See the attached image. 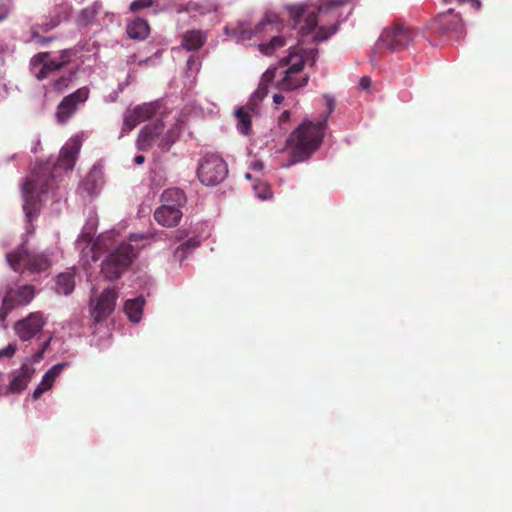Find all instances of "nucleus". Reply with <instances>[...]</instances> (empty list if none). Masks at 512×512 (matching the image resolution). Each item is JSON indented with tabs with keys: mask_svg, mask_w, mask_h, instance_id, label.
I'll return each instance as SVG.
<instances>
[{
	"mask_svg": "<svg viewBox=\"0 0 512 512\" xmlns=\"http://www.w3.org/2000/svg\"><path fill=\"white\" fill-rule=\"evenodd\" d=\"M354 5L351 0H318L315 4L298 3L286 5L293 25L299 28L301 39L297 47H290L289 52L303 58V68L306 64L314 67L319 50L303 48L301 43L309 41L318 44L334 35L341 23L345 22L352 13Z\"/></svg>",
	"mask_w": 512,
	"mask_h": 512,
	"instance_id": "obj_1",
	"label": "nucleus"
},
{
	"mask_svg": "<svg viewBox=\"0 0 512 512\" xmlns=\"http://www.w3.org/2000/svg\"><path fill=\"white\" fill-rule=\"evenodd\" d=\"M326 128L327 118L317 122L305 119L286 139L285 147L289 157L281 166L290 168L309 160L322 145Z\"/></svg>",
	"mask_w": 512,
	"mask_h": 512,
	"instance_id": "obj_2",
	"label": "nucleus"
},
{
	"mask_svg": "<svg viewBox=\"0 0 512 512\" xmlns=\"http://www.w3.org/2000/svg\"><path fill=\"white\" fill-rule=\"evenodd\" d=\"M55 188V179L53 175L50 178L36 176L35 178L27 180L21 186L27 234L34 233L32 222L38 217L43 202L46 201L49 196L52 198L55 197Z\"/></svg>",
	"mask_w": 512,
	"mask_h": 512,
	"instance_id": "obj_3",
	"label": "nucleus"
},
{
	"mask_svg": "<svg viewBox=\"0 0 512 512\" xmlns=\"http://www.w3.org/2000/svg\"><path fill=\"white\" fill-rule=\"evenodd\" d=\"M281 22L275 13H266L262 20L252 28L246 20L238 21L234 25H226L224 33L236 43H244L252 40H262L268 35L278 32Z\"/></svg>",
	"mask_w": 512,
	"mask_h": 512,
	"instance_id": "obj_4",
	"label": "nucleus"
},
{
	"mask_svg": "<svg viewBox=\"0 0 512 512\" xmlns=\"http://www.w3.org/2000/svg\"><path fill=\"white\" fill-rule=\"evenodd\" d=\"M54 253L50 249L37 251L23 242L16 250L8 252L6 259L14 271L38 273L47 270L53 263Z\"/></svg>",
	"mask_w": 512,
	"mask_h": 512,
	"instance_id": "obj_5",
	"label": "nucleus"
},
{
	"mask_svg": "<svg viewBox=\"0 0 512 512\" xmlns=\"http://www.w3.org/2000/svg\"><path fill=\"white\" fill-rule=\"evenodd\" d=\"M182 131L181 122L177 121L165 130L161 121L150 123L144 126L137 137L136 147L140 151H147L154 145L163 150H169L176 142Z\"/></svg>",
	"mask_w": 512,
	"mask_h": 512,
	"instance_id": "obj_6",
	"label": "nucleus"
},
{
	"mask_svg": "<svg viewBox=\"0 0 512 512\" xmlns=\"http://www.w3.org/2000/svg\"><path fill=\"white\" fill-rule=\"evenodd\" d=\"M276 69L275 77L280 75L277 81V88L281 91L293 92L305 87L310 76L303 69V58L290 51L287 56L283 57L279 62V67H270Z\"/></svg>",
	"mask_w": 512,
	"mask_h": 512,
	"instance_id": "obj_7",
	"label": "nucleus"
},
{
	"mask_svg": "<svg viewBox=\"0 0 512 512\" xmlns=\"http://www.w3.org/2000/svg\"><path fill=\"white\" fill-rule=\"evenodd\" d=\"M418 32L404 24H394L386 27L374 45L371 56V63L376 65L379 57L382 56V48L390 52H399L413 44Z\"/></svg>",
	"mask_w": 512,
	"mask_h": 512,
	"instance_id": "obj_8",
	"label": "nucleus"
},
{
	"mask_svg": "<svg viewBox=\"0 0 512 512\" xmlns=\"http://www.w3.org/2000/svg\"><path fill=\"white\" fill-rule=\"evenodd\" d=\"M276 69L268 68L261 76L257 89L252 93L245 107L235 110L237 130L242 135H248L251 130V119L247 111L260 115L261 102L268 95V85L274 80Z\"/></svg>",
	"mask_w": 512,
	"mask_h": 512,
	"instance_id": "obj_9",
	"label": "nucleus"
},
{
	"mask_svg": "<svg viewBox=\"0 0 512 512\" xmlns=\"http://www.w3.org/2000/svg\"><path fill=\"white\" fill-rule=\"evenodd\" d=\"M136 257V248L131 244L119 243L101 264V274L108 281H116Z\"/></svg>",
	"mask_w": 512,
	"mask_h": 512,
	"instance_id": "obj_10",
	"label": "nucleus"
},
{
	"mask_svg": "<svg viewBox=\"0 0 512 512\" xmlns=\"http://www.w3.org/2000/svg\"><path fill=\"white\" fill-rule=\"evenodd\" d=\"M228 175V165L216 153L205 154L198 163L197 176L205 186H216L223 182Z\"/></svg>",
	"mask_w": 512,
	"mask_h": 512,
	"instance_id": "obj_11",
	"label": "nucleus"
},
{
	"mask_svg": "<svg viewBox=\"0 0 512 512\" xmlns=\"http://www.w3.org/2000/svg\"><path fill=\"white\" fill-rule=\"evenodd\" d=\"M34 296L35 291L32 285L8 286L0 308V329L4 330L7 327L6 318L12 310L29 304Z\"/></svg>",
	"mask_w": 512,
	"mask_h": 512,
	"instance_id": "obj_12",
	"label": "nucleus"
},
{
	"mask_svg": "<svg viewBox=\"0 0 512 512\" xmlns=\"http://www.w3.org/2000/svg\"><path fill=\"white\" fill-rule=\"evenodd\" d=\"M71 50H61L56 57H50L49 52H40L30 60V71L38 79H46L50 74L59 71L70 61Z\"/></svg>",
	"mask_w": 512,
	"mask_h": 512,
	"instance_id": "obj_13",
	"label": "nucleus"
},
{
	"mask_svg": "<svg viewBox=\"0 0 512 512\" xmlns=\"http://www.w3.org/2000/svg\"><path fill=\"white\" fill-rule=\"evenodd\" d=\"M116 236H118V233L113 229L100 234L95 241H93V236L90 233L82 231L75 241V247L84 255L88 254L87 250L92 252V257L95 261V253L97 251L110 249L117 243Z\"/></svg>",
	"mask_w": 512,
	"mask_h": 512,
	"instance_id": "obj_14",
	"label": "nucleus"
},
{
	"mask_svg": "<svg viewBox=\"0 0 512 512\" xmlns=\"http://www.w3.org/2000/svg\"><path fill=\"white\" fill-rule=\"evenodd\" d=\"M89 94V88L87 86H83L65 96L57 106V122L60 124L67 123L70 118L77 112L79 106L88 100Z\"/></svg>",
	"mask_w": 512,
	"mask_h": 512,
	"instance_id": "obj_15",
	"label": "nucleus"
},
{
	"mask_svg": "<svg viewBox=\"0 0 512 512\" xmlns=\"http://www.w3.org/2000/svg\"><path fill=\"white\" fill-rule=\"evenodd\" d=\"M434 23L437 26V33L442 36H455L458 40L464 34L463 20L453 9L439 14Z\"/></svg>",
	"mask_w": 512,
	"mask_h": 512,
	"instance_id": "obj_16",
	"label": "nucleus"
},
{
	"mask_svg": "<svg viewBox=\"0 0 512 512\" xmlns=\"http://www.w3.org/2000/svg\"><path fill=\"white\" fill-rule=\"evenodd\" d=\"M118 295L113 287H107L90 303L91 315L95 322L104 321L113 311Z\"/></svg>",
	"mask_w": 512,
	"mask_h": 512,
	"instance_id": "obj_17",
	"label": "nucleus"
},
{
	"mask_svg": "<svg viewBox=\"0 0 512 512\" xmlns=\"http://www.w3.org/2000/svg\"><path fill=\"white\" fill-rule=\"evenodd\" d=\"M46 321L40 312L30 313L26 318L17 321L14 330L22 341H29L39 333Z\"/></svg>",
	"mask_w": 512,
	"mask_h": 512,
	"instance_id": "obj_18",
	"label": "nucleus"
},
{
	"mask_svg": "<svg viewBox=\"0 0 512 512\" xmlns=\"http://www.w3.org/2000/svg\"><path fill=\"white\" fill-rule=\"evenodd\" d=\"M81 146L82 139L80 136L70 138L60 150L56 169L71 171L74 168Z\"/></svg>",
	"mask_w": 512,
	"mask_h": 512,
	"instance_id": "obj_19",
	"label": "nucleus"
},
{
	"mask_svg": "<svg viewBox=\"0 0 512 512\" xmlns=\"http://www.w3.org/2000/svg\"><path fill=\"white\" fill-rule=\"evenodd\" d=\"M35 373V368L28 365H22L19 369L11 373V380L8 385V392L20 393L26 389Z\"/></svg>",
	"mask_w": 512,
	"mask_h": 512,
	"instance_id": "obj_20",
	"label": "nucleus"
},
{
	"mask_svg": "<svg viewBox=\"0 0 512 512\" xmlns=\"http://www.w3.org/2000/svg\"><path fill=\"white\" fill-rule=\"evenodd\" d=\"M102 8L101 1H95L92 5L83 8L79 11L75 18V23L79 28H87L89 26H97L100 27V23L98 22L97 15L99 14Z\"/></svg>",
	"mask_w": 512,
	"mask_h": 512,
	"instance_id": "obj_21",
	"label": "nucleus"
},
{
	"mask_svg": "<svg viewBox=\"0 0 512 512\" xmlns=\"http://www.w3.org/2000/svg\"><path fill=\"white\" fill-rule=\"evenodd\" d=\"M145 305L146 298L142 294L124 301L123 310L131 323L139 324L141 322Z\"/></svg>",
	"mask_w": 512,
	"mask_h": 512,
	"instance_id": "obj_22",
	"label": "nucleus"
},
{
	"mask_svg": "<svg viewBox=\"0 0 512 512\" xmlns=\"http://www.w3.org/2000/svg\"><path fill=\"white\" fill-rule=\"evenodd\" d=\"M103 183L102 169L98 166H93L86 178L81 182L79 189L88 196H93L99 193Z\"/></svg>",
	"mask_w": 512,
	"mask_h": 512,
	"instance_id": "obj_23",
	"label": "nucleus"
},
{
	"mask_svg": "<svg viewBox=\"0 0 512 512\" xmlns=\"http://www.w3.org/2000/svg\"><path fill=\"white\" fill-rule=\"evenodd\" d=\"M183 216V212L179 208L168 206H160L154 212L155 220L162 226H176Z\"/></svg>",
	"mask_w": 512,
	"mask_h": 512,
	"instance_id": "obj_24",
	"label": "nucleus"
},
{
	"mask_svg": "<svg viewBox=\"0 0 512 512\" xmlns=\"http://www.w3.org/2000/svg\"><path fill=\"white\" fill-rule=\"evenodd\" d=\"M186 200V195L183 190L180 188H169L161 195V206L179 208L182 210Z\"/></svg>",
	"mask_w": 512,
	"mask_h": 512,
	"instance_id": "obj_25",
	"label": "nucleus"
},
{
	"mask_svg": "<svg viewBox=\"0 0 512 512\" xmlns=\"http://www.w3.org/2000/svg\"><path fill=\"white\" fill-rule=\"evenodd\" d=\"M206 41V35L200 30H191L184 33L181 46L187 51L199 50Z\"/></svg>",
	"mask_w": 512,
	"mask_h": 512,
	"instance_id": "obj_26",
	"label": "nucleus"
},
{
	"mask_svg": "<svg viewBox=\"0 0 512 512\" xmlns=\"http://www.w3.org/2000/svg\"><path fill=\"white\" fill-rule=\"evenodd\" d=\"M54 289L57 294L69 295L75 288V277L73 271L60 273L55 277Z\"/></svg>",
	"mask_w": 512,
	"mask_h": 512,
	"instance_id": "obj_27",
	"label": "nucleus"
},
{
	"mask_svg": "<svg viewBox=\"0 0 512 512\" xmlns=\"http://www.w3.org/2000/svg\"><path fill=\"white\" fill-rule=\"evenodd\" d=\"M149 25L144 19L137 18L127 24L126 32L131 39L144 40L149 35Z\"/></svg>",
	"mask_w": 512,
	"mask_h": 512,
	"instance_id": "obj_28",
	"label": "nucleus"
},
{
	"mask_svg": "<svg viewBox=\"0 0 512 512\" xmlns=\"http://www.w3.org/2000/svg\"><path fill=\"white\" fill-rule=\"evenodd\" d=\"M199 245L200 240L197 236L190 237L176 248L173 254L174 260L182 264L188 255L191 254L197 247H199Z\"/></svg>",
	"mask_w": 512,
	"mask_h": 512,
	"instance_id": "obj_29",
	"label": "nucleus"
},
{
	"mask_svg": "<svg viewBox=\"0 0 512 512\" xmlns=\"http://www.w3.org/2000/svg\"><path fill=\"white\" fill-rule=\"evenodd\" d=\"M271 38L267 42L258 44L259 51L265 56H271L277 49L282 48L286 44V40L281 35L270 34Z\"/></svg>",
	"mask_w": 512,
	"mask_h": 512,
	"instance_id": "obj_30",
	"label": "nucleus"
},
{
	"mask_svg": "<svg viewBox=\"0 0 512 512\" xmlns=\"http://www.w3.org/2000/svg\"><path fill=\"white\" fill-rule=\"evenodd\" d=\"M44 31H48L50 26L48 24H45L42 26ZM41 27L39 26H33L30 30V36L25 40L26 43L34 44L37 47H46L50 42L54 40L53 36H42L40 34Z\"/></svg>",
	"mask_w": 512,
	"mask_h": 512,
	"instance_id": "obj_31",
	"label": "nucleus"
},
{
	"mask_svg": "<svg viewBox=\"0 0 512 512\" xmlns=\"http://www.w3.org/2000/svg\"><path fill=\"white\" fill-rule=\"evenodd\" d=\"M70 365L71 363L68 361L60 362L53 365L45 372L41 381H43V384L51 389L54 385L55 380L66 368L70 367Z\"/></svg>",
	"mask_w": 512,
	"mask_h": 512,
	"instance_id": "obj_32",
	"label": "nucleus"
},
{
	"mask_svg": "<svg viewBox=\"0 0 512 512\" xmlns=\"http://www.w3.org/2000/svg\"><path fill=\"white\" fill-rule=\"evenodd\" d=\"M78 68L72 69L53 82V89L59 93L71 86L76 79Z\"/></svg>",
	"mask_w": 512,
	"mask_h": 512,
	"instance_id": "obj_33",
	"label": "nucleus"
},
{
	"mask_svg": "<svg viewBox=\"0 0 512 512\" xmlns=\"http://www.w3.org/2000/svg\"><path fill=\"white\" fill-rule=\"evenodd\" d=\"M157 108V103L149 102L137 105L133 108V110L135 111V114L138 116L139 120L142 122L154 116V114L157 111Z\"/></svg>",
	"mask_w": 512,
	"mask_h": 512,
	"instance_id": "obj_34",
	"label": "nucleus"
},
{
	"mask_svg": "<svg viewBox=\"0 0 512 512\" xmlns=\"http://www.w3.org/2000/svg\"><path fill=\"white\" fill-rule=\"evenodd\" d=\"M252 188L255 196L262 201L269 200L273 196L270 186L258 178H255Z\"/></svg>",
	"mask_w": 512,
	"mask_h": 512,
	"instance_id": "obj_35",
	"label": "nucleus"
},
{
	"mask_svg": "<svg viewBox=\"0 0 512 512\" xmlns=\"http://www.w3.org/2000/svg\"><path fill=\"white\" fill-rule=\"evenodd\" d=\"M140 122L141 121L139 120L138 116L135 114V111L133 109L127 111L123 119L122 133L132 131Z\"/></svg>",
	"mask_w": 512,
	"mask_h": 512,
	"instance_id": "obj_36",
	"label": "nucleus"
},
{
	"mask_svg": "<svg viewBox=\"0 0 512 512\" xmlns=\"http://www.w3.org/2000/svg\"><path fill=\"white\" fill-rule=\"evenodd\" d=\"M201 68V59L199 56L192 54L186 60L185 73L188 77L197 74Z\"/></svg>",
	"mask_w": 512,
	"mask_h": 512,
	"instance_id": "obj_37",
	"label": "nucleus"
},
{
	"mask_svg": "<svg viewBox=\"0 0 512 512\" xmlns=\"http://www.w3.org/2000/svg\"><path fill=\"white\" fill-rule=\"evenodd\" d=\"M155 6V0H133L130 3L129 11L137 13L141 10Z\"/></svg>",
	"mask_w": 512,
	"mask_h": 512,
	"instance_id": "obj_38",
	"label": "nucleus"
},
{
	"mask_svg": "<svg viewBox=\"0 0 512 512\" xmlns=\"http://www.w3.org/2000/svg\"><path fill=\"white\" fill-rule=\"evenodd\" d=\"M17 351L16 343H9L6 347L0 349V360L12 358Z\"/></svg>",
	"mask_w": 512,
	"mask_h": 512,
	"instance_id": "obj_39",
	"label": "nucleus"
},
{
	"mask_svg": "<svg viewBox=\"0 0 512 512\" xmlns=\"http://www.w3.org/2000/svg\"><path fill=\"white\" fill-rule=\"evenodd\" d=\"M146 237L144 233H133L129 236V242H124L125 244H131L136 248V254L142 248L141 245L138 244L139 241L143 240Z\"/></svg>",
	"mask_w": 512,
	"mask_h": 512,
	"instance_id": "obj_40",
	"label": "nucleus"
},
{
	"mask_svg": "<svg viewBox=\"0 0 512 512\" xmlns=\"http://www.w3.org/2000/svg\"><path fill=\"white\" fill-rule=\"evenodd\" d=\"M48 390H50V388H49V387H47L46 385H44V384H43V381H41V382L38 384V386L34 389L33 394H32V398H33L34 400H37V399H39V398L41 397V395H42L44 392H46V391H48Z\"/></svg>",
	"mask_w": 512,
	"mask_h": 512,
	"instance_id": "obj_41",
	"label": "nucleus"
},
{
	"mask_svg": "<svg viewBox=\"0 0 512 512\" xmlns=\"http://www.w3.org/2000/svg\"><path fill=\"white\" fill-rule=\"evenodd\" d=\"M10 14V6L8 2L0 3V23L5 21Z\"/></svg>",
	"mask_w": 512,
	"mask_h": 512,
	"instance_id": "obj_42",
	"label": "nucleus"
},
{
	"mask_svg": "<svg viewBox=\"0 0 512 512\" xmlns=\"http://www.w3.org/2000/svg\"><path fill=\"white\" fill-rule=\"evenodd\" d=\"M324 99L326 100L327 111H326V115L323 118L328 119V116L334 111V100L332 97H330L328 95H325Z\"/></svg>",
	"mask_w": 512,
	"mask_h": 512,
	"instance_id": "obj_43",
	"label": "nucleus"
},
{
	"mask_svg": "<svg viewBox=\"0 0 512 512\" xmlns=\"http://www.w3.org/2000/svg\"><path fill=\"white\" fill-rule=\"evenodd\" d=\"M249 168L256 172H261L264 169V163L261 160H254L250 163Z\"/></svg>",
	"mask_w": 512,
	"mask_h": 512,
	"instance_id": "obj_44",
	"label": "nucleus"
},
{
	"mask_svg": "<svg viewBox=\"0 0 512 512\" xmlns=\"http://www.w3.org/2000/svg\"><path fill=\"white\" fill-rule=\"evenodd\" d=\"M359 86L362 90H368L371 86V79L368 76H363L360 78Z\"/></svg>",
	"mask_w": 512,
	"mask_h": 512,
	"instance_id": "obj_45",
	"label": "nucleus"
},
{
	"mask_svg": "<svg viewBox=\"0 0 512 512\" xmlns=\"http://www.w3.org/2000/svg\"><path fill=\"white\" fill-rule=\"evenodd\" d=\"M130 83V75L127 76V79L125 82L119 83L117 90H115V99L118 98L119 93L123 92L124 89L129 85Z\"/></svg>",
	"mask_w": 512,
	"mask_h": 512,
	"instance_id": "obj_46",
	"label": "nucleus"
},
{
	"mask_svg": "<svg viewBox=\"0 0 512 512\" xmlns=\"http://www.w3.org/2000/svg\"><path fill=\"white\" fill-rule=\"evenodd\" d=\"M191 9L200 10L202 13L204 12V11H202V10H201V7H199V6H198L197 4H195V3H188V4H186V5H181L177 10H178V11H182V10H187V11H189V10H191Z\"/></svg>",
	"mask_w": 512,
	"mask_h": 512,
	"instance_id": "obj_47",
	"label": "nucleus"
},
{
	"mask_svg": "<svg viewBox=\"0 0 512 512\" xmlns=\"http://www.w3.org/2000/svg\"><path fill=\"white\" fill-rule=\"evenodd\" d=\"M290 117H291V113L289 110H285L281 113V115L279 116V123L280 124H285L287 123L289 120H290Z\"/></svg>",
	"mask_w": 512,
	"mask_h": 512,
	"instance_id": "obj_48",
	"label": "nucleus"
},
{
	"mask_svg": "<svg viewBox=\"0 0 512 512\" xmlns=\"http://www.w3.org/2000/svg\"><path fill=\"white\" fill-rule=\"evenodd\" d=\"M283 101H284V96H283L281 93H275V94L273 95V102H274L276 105L281 104Z\"/></svg>",
	"mask_w": 512,
	"mask_h": 512,
	"instance_id": "obj_49",
	"label": "nucleus"
},
{
	"mask_svg": "<svg viewBox=\"0 0 512 512\" xmlns=\"http://www.w3.org/2000/svg\"><path fill=\"white\" fill-rule=\"evenodd\" d=\"M165 3L162 5V7L160 8L161 11H164V10H175V7L173 5H171V0H164Z\"/></svg>",
	"mask_w": 512,
	"mask_h": 512,
	"instance_id": "obj_50",
	"label": "nucleus"
},
{
	"mask_svg": "<svg viewBox=\"0 0 512 512\" xmlns=\"http://www.w3.org/2000/svg\"><path fill=\"white\" fill-rule=\"evenodd\" d=\"M144 162H145V157H144L143 155L139 154V155H136V156H135V158H134V163H135L136 165H141V164H143Z\"/></svg>",
	"mask_w": 512,
	"mask_h": 512,
	"instance_id": "obj_51",
	"label": "nucleus"
},
{
	"mask_svg": "<svg viewBox=\"0 0 512 512\" xmlns=\"http://www.w3.org/2000/svg\"><path fill=\"white\" fill-rule=\"evenodd\" d=\"M468 2L471 3V6L475 9V10H479L481 8V1L480 0H468Z\"/></svg>",
	"mask_w": 512,
	"mask_h": 512,
	"instance_id": "obj_52",
	"label": "nucleus"
},
{
	"mask_svg": "<svg viewBox=\"0 0 512 512\" xmlns=\"http://www.w3.org/2000/svg\"><path fill=\"white\" fill-rule=\"evenodd\" d=\"M105 16H106L107 18H109V21H110V22H112V21H113V19H114V17H115V15H114L113 13H108V12L105 14Z\"/></svg>",
	"mask_w": 512,
	"mask_h": 512,
	"instance_id": "obj_53",
	"label": "nucleus"
},
{
	"mask_svg": "<svg viewBox=\"0 0 512 512\" xmlns=\"http://www.w3.org/2000/svg\"><path fill=\"white\" fill-rule=\"evenodd\" d=\"M40 145V141L38 140L36 142V144L32 147V152L33 153H36L37 152V149H38V146Z\"/></svg>",
	"mask_w": 512,
	"mask_h": 512,
	"instance_id": "obj_54",
	"label": "nucleus"
},
{
	"mask_svg": "<svg viewBox=\"0 0 512 512\" xmlns=\"http://www.w3.org/2000/svg\"><path fill=\"white\" fill-rule=\"evenodd\" d=\"M245 178L247 180H253V181L255 180L250 172L245 173Z\"/></svg>",
	"mask_w": 512,
	"mask_h": 512,
	"instance_id": "obj_55",
	"label": "nucleus"
},
{
	"mask_svg": "<svg viewBox=\"0 0 512 512\" xmlns=\"http://www.w3.org/2000/svg\"><path fill=\"white\" fill-rule=\"evenodd\" d=\"M41 357H42V352H39V353L35 356L34 361H37V360H38L39 358H41Z\"/></svg>",
	"mask_w": 512,
	"mask_h": 512,
	"instance_id": "obj_56",
	"label": "nucleus"
},
{
	"mask_svg": "<svg viewBox=\"0 0 512 512\" xmlns=\"http://www.w3.org/2000/svg\"><path fill=\"white\" fill-rule=\"evenodd\" d=\"M114 100H116L115 99V92L113 93V95H111V101H114Z\"/></svg>",
	"mask_w": 512,
	"mask_h": 512,
	"instance_id": "obj_57",
	"label": "nucleus"
},
{
	"mask_svg": "<svg viewBox=\"0 0 512 512\" xmlns=\"http://www.w3.org/2000/svg\"><path fill=\"white\" fill-rule=\"evenodd\" d=\"M216 9H217V7H216V6H213L212 10H214V11H215ZM208 11H211V9H209Z\"/></svg>",
	"mask_w": 512,
	"mask_h": 512,
	"instance_id": "obj_58",
	"label": "nucleus"
}]
</instances>
